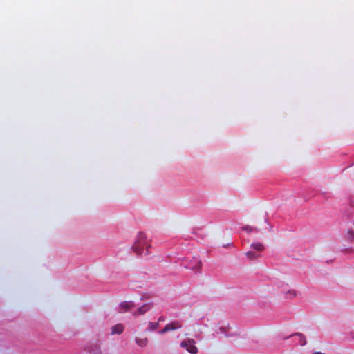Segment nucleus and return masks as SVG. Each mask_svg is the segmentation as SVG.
<instances>
[{
	"mask_svg": "<svg viewBox=\"0 0 354 354\" xmlns=\"http://www.w3.org/2000/svg\"><path fill=\"white\" fill-rule=\"evenodd\" d=\"M151 248V240L143 232H139L135 236L131 246L132 251L138 256H148Z\"/></svg>",
	"mask_w": 354,
	"mask_h": 354,
	"instance_id": "nucleus-1",
	"label": "nucleus"
},
{
	"mask_svg": "<svg viewBox=\"0 0 354 354\" xmlns=\"http://www.w3.org/2000/svg\"><path fill=\"white\" fill-rule=\"evenodd\" d=\"M180 347L185 349L190 354H197L198 349L196 346V342L192 338H185L180 342Z\"/></svg>",
	"mask_w": 354,
	"mask_h": 354,
	"instance_id": "nucleus-2",
	"label": "nucleus"
},
{
	"mask_svg": "<svg viewBox=\"0 0 354 354\" xmlns=\"http://www.w3.org/2000/svg\"><path fill=\"white\" fill-rule=\"evenodd\" d=\"M184 268L198 272H200L201 268V263L198 259L192 258L187 264L184 266Z\"/></svg>",
	"mask_w": 354,
	"mask_h": 354,
	"instance_id": "nucleus-3",
	"label": "nucleus"
},
{
	"mask_svg": "<svg viewBox=\"0 0 354 354\" xmlns=\"http://www.w3.org/2000/svg\"><path fill=\"white\" fill-rule=\"evenodd\" d=\"M182 328V324L179 321H174L169 324L165 325L164 328L161 330L159 333L164 334L168 331L180 329Z\"/></svg>",
	"mask_w": 354,
	"mask_h": 354,
	"instance_id": "nucleus-4",
	"label": "nucleus"
},
{
	"mask_svg": "<svg viewBox=\"0 0 354 354\" xmlns=\"http://www.w3.org/2000/svg\"><path fill=\"white\" fill-rule=\"evenodd\" d=\"M152 307L151 304H146L140 307L136 311L133 313V315L136 317L140 315H144L146 312L149 310Z\"/></svg>",
	"mask_w": 354,
	"mask_h": 354,
	"instance_id": "nucleus-5",
	"label": "nucleus"
},
{
	"mask_svg": "<svg viewBox=\"0 0 354 354\" xmlns=\"http://www.w3.org/2000/svg\"><path fill=\"white\" fill-rule=\"evenodd\" d=\"M134 306H135V305L132 301L122 302L120 305V307L121 308L120 312L122 313V312L127 311L128 310L133 308Z\"/></svg>",
	"mask_w": 354,
	"mask_h": 354,
	"instance_id": "nucleus-6",
	"label": "nucleus"
},
{
	"mask_svg": "<svg viewBox=\"0 0 354 354\" xmlns=\"http://www.w3.org/2000/svg\"><path fill=\"white\" fill-rule=\"evenodd\" d=\"M124 326L121 324H116L113 326L111 328L112 335H120L124 331Z\"/></svg>",
	"mask_w": 354,
	"mask_h": 354,
	"instance_id": "nucleus-7",
	"label": "nucleus"
},
{
	"mask_svg": "<svg viewBox=\"0 0 354 354\" xmlns=\"http://www.w3.org/2000/svg\"><path fill=\"white\" fill-rule=\"evenodd\" d=\"M136 343L138 346L140 347H145L148 344V339L147 337L140 338L136 337L135 339Z\"/></svg>",
	"mask_w": 354,
	"mask_h": 354,
	"instance_id": "nucleus-8",
	"label": "nucleus"
},
{
	"mask_svg": "<svg viewBox=\"0 0 354 354\" xmlns=\"http://www.w3.org/2000/svg\"><path fill=\"white\" fill-rule=\"evenodd\" d=\"M250 247L257 252H261L264 250V245L259 242L253 243L251 244Z\"/></svg>",
	"mask_w": 354,
	"mask_h": 354,
	"instance_id": "nucleus-9",
	"label": "nucleus"
},
{
	"mask_svg": "<svg viewBox=\"0 0 354 354\" xmlns=\"http://www.w3.org/2000/svg\"><path fill=\"white\" fill-rule=\"evenodd\" d=\"M159 327V322H149L148 327L147 328V330L148 331H153L157 329Z\"/></svg>",
	"mask_w": 354,
	"mask_h": 354,
	"instance_id": "nucleus-10",
	"label": "nucleus"
},
{
	"mask_svg": "<svg viewBox=\"0 0 354 354\" xmlns=\"http://www.w3.org/2000/svg\"><path fill=\"white\" fill-rule=\"evenodd\" d=\"M245 255L250 260H254V259H256L258 257H259V254H258L257 253L252 252V251L247 252L245 253Z\"/></svg>",
	"mask_w": 354,
	"mask_h": 354,
	"instance_id": "nucleus-11",
	"label": "nucleus"
},
{
	"mask_svg": "<svg viewBox=\"0 0 354 354\" xmlns=\"http://www.w3.org/2000/svg\"><path fill=\"white\" fill-rule=\"evenodd\" d=\"M346 239L351 242L354 241V231L353 230L350 229L347 231Z\"/></svg>",
	"mask_w": 354,
	"mask_h": 354,
	"instance_id": "nucleus-12",
	"label": "nucleus"
},
{
	"mask_svg": "<svg viewBox=\"0 0 354 354\" xmlns=\"http://www.w3.org/2000/svg\"><path fill=\"white\" fill-rule=\"evenodd\" d=\"M294 335H297L299 337V343L301 346H304L306 344V340L304 335L301 333H295Z\"/></svg>",
	"mask_w": 354,
	"mask_h": 354,
	"instance_id": "nucleus-13",
	"label": "nucleus"
},
{
	"mask_svg": "<svg viewBox=\"0 0 354 354\" xmlns=\"http://www.w3.org/2000/svg\"><path fill=\"white\" fill-rule=\"evenodd\" d=\"M242 230L245 231L246 232L248 233H251L254 231L255 232H257L258 231V229L255 228V227H251L250 225H245V226H243L242 227Z\"/></svg>",
	"mask_w": 354,
	"mask_h": 354,
	"instance_id": "nucleus-14",
	"label": "nucleus"
},
{
	"mask_svg": "<svg viewBox=\"0 0 354 354\" xmlns=\"http://www.w3.org/2000/svg\"><path fill=\"white\" fill-rule=\"evenodd\" d=\"M286 296L287 298H294L297 296V292L294 290H290L286 292Z\"/></svg>",
	"mask_w": 354,
	"mask_h": 354,
	"instance_id": "nucleus-15",
	"label": "nucleus"
},
{
	"mask_svg": "<svg viewBox=\"0 0 354 354\" xmlns=\"http://www.w3.org/2000/svg\"><path fill=\"white\" fill-rule=\"evenodd\" d=\"M351 222L354 225V211H352L351 212V218H350Z\"/></svg>",
	"mask_w": 354,
	"mask_h": 354,
	"instance_id": "nucleus-16",
	"label": "nucleus"
},
{
	"mask_svg": "<svg viewBox=\"0 0 354 354\" xmlns=\"http://www.w3.org/2000/svg\"><path fill=\"white\" fill-rule=\"evenodd\" d=\"M346 252L353 253V252H354V250L353 248H350V249L346 250Z\"/></svg>",
	"mask_w": 354,
	"mask_h": 354,
	"instance_id": "nucleus-17",
	"label": "nucleus"
},
{
	"mask_svg": "<svg viewBox=\"0 0 354 354\" xmlns=\"http://www.w3.org/2000/svg\"><path fill=\"white\" fill-rule=\"evenodd\" d=\"M162 321H164V317H159V319H158V322H162Z\"/></svg>",
	"mask_w": 354,
	"mask_h": 354,
	"instance_id": "nucleus-18",
	"label": "nucleus"
},
{
	"mask_svg": "<svg viewBox=\"0 0 354 354\" xmlns=\"http://www.w3.org/2000/svg\"><path fill=\"white\" fill-rule=\"evenodd\" d=\"M313 354H325L324 353H321V352H315Z\"/></svg>",
	"mask_w": 354,
	"mask_h": 354,
	"instance_id": "nucleus-19",
	"label": "nucleus"
}]
</instances>
